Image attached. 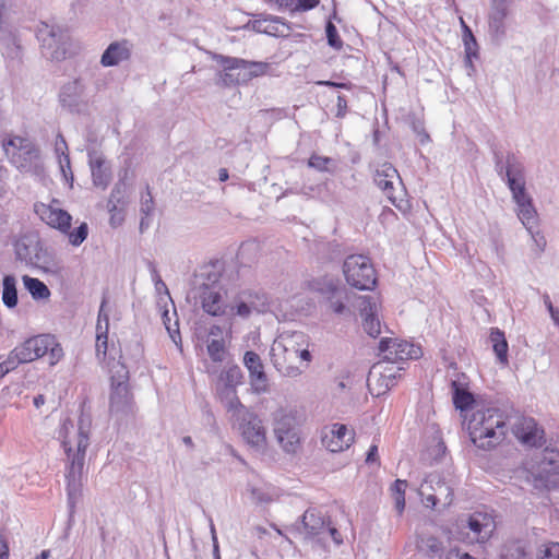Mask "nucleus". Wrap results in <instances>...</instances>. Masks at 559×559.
<instances>
[{"label":"nucleus","instance_id":"nucleus-57","mask_svg":"<svg viewBox=\"0 0 559 559\" xmlns=\"http://www.w3.org/2000/svg\"><path fill=\"white\" fill-rule=\"evenodd\" d=\"M325 535L330 536L331 539L336 544L341 545L343 543V538L341 536V533L333 526L326 525L325 527Z\"/></svg>","mask_w":559,"mask_h":559},{"label":"nucleus","instance_id":"nucleus-9","mask_svg":"<svg viewBox=\"0 0 559 559\" xmlns=\"http://www.w3.org/2000/svg\"><path fill=\"white\" fill-rule=\"evenodd\" d=\"M41 55L52 61L66 59L69 44L68 31L57 24L41 23L37 29Z\"/></svg>","mask_w":559,"mask_h":559},{"label":"nucleus","instance_id":"nucleus-61","mask_svg":"<svg viewBox=\"0 0 559 559\" xmlns=\"http://www.w3.org/2000/svg\"><path fill=\"white\" fill-rule=\"evenodd\" d=\"M495 168L500 177H506V163L499 154H496Z\"/></svg>","mask_w":559,"mask_h":559},{"label":"nucleus","instance_id":"nucleus-21","mask_svg":"<svg viewBox=\"0 0 559 559\" xmlns=\"http://www.w3.org/2000/svg\"><path fill=\"white\" fill-rule=\"evenodd\" d=\"M243 365L249 371L252 390L255 393H266L269 391L267 377L260 356L252 350L246 352Z\"/></svg>","mask_w":559,"mask_h":559},{"label":"nucleus","instance_id":"nucleus-25","mask_svg":"<svg viewBox=\"0 0 559 559\" xmlns=\"http://www.w3.org/2000/svg\"><path fill=\"white\" fill-rule=\"evenodd\" d=\"M247 491L251 502L260 508H265L281 497V490L277 487L264 481L248 484Z\"/></svg>","mask_w":559,"mask_h":559},{"label":"nucleus","instance_id":"nucleus-37","mask_svg":"<svg viewBox=\"0 0 559 559\" xmlns=\"http://www.w3.org/2000/svg\"><path fill=\"white\" fill-rule=\"evenodd\" d=\"M127 203V185L123 179H120L114 187L110 198L107 203L109 213L118 211L119 205Z\"/></svg>","mask_w":559,"mask_h":559},{"label":"nucleus","instance_id":"nucleus-38","mask_svg":"<svg viewBox=\"0 0 559 559\" xmlns=\"http://www.w3.org/2000/svg\"><path fill=\"white\" fill-rule=\"evenodd\" d=\"M407 486L408 484L406 480L396 479L390 487V493L399 515H401L405 509V491Z\"/></svg>","mask_w":559,"mask_h":559},{"label":"nucleus","instance_id":"nucleus-18","mask_svg":"<svg viewBox=\"0 0 559 559\" xmlns=\"http://www.w3.org/2000/svg\"><path fill=\"white\" fill-rule=\"evenodd\" d=\"M374 183L383 191L386 198L392 204H396L399 191L400 194L403 192L402 179L396 168L390 163L381 164L373 177Z\"/></svg>","mask_w":559,"mask_h":559},{"label":"nucleus","instance_id":"nucleus-24","mask_svg":"<svg viewBox=\"0 0 559 559\" xmlns=\"http://www.w3.org/2000/svg\"><path fill=\"white\" fill-rule=\"evenodd\" d=\"M88 165L93 185L105 190L111 180V167L104 155L95 150L88 151Z\"/></svg>","mask_w":559,"mask_h":559},{"label":"nucleus","instance_id":"nucleus-45","mask_svg":"<svg viewBox=\"0 0 559 559\" xmlns=\"http://www.w3.org/2000/svg\"><path fill=\"white\" fill-rule=\"evenodd\" d=\"M537 559H559V543H544L538 548Z\"/></svg>","mask_w":559,"mask_h":559},{"label":"nucleus","instance_id":"nucleus-12","mask_svg":"<svg viewBox=\"0 0 559 559\" xmlns=\"http://www.w3.org/2000/svg\"><path fill=\"white\" fill-rule=\"evenodd\" d=\"M418 495L426 507L435 508L438 503L450 506L453 501V490L438 473L427 475L418 488Z\"/></svg>","mask_w":559,"mask_h":559},{"label":"nucleus","instance_id":"nucleus-3","mask_svg":"<svg viewBox=\"0 0 559 559\" xmlns=\"http://www.w3.org/2000/svg\"><path fill=\"white\" fill-rule=\"evenodd\" d=\"M471 441L481 450H491L507 436V416L497 407L476 408L467 420Z\"/></svg>","mask_w":559,"mask_h":559},{"label":"nucleus","instance_id":"nucleus-30","mask_svg":"<svg viewBox=\"0 0 559 559\" xmlns=\"http://www.w3.org/2000/svg\"><path fill=\"white\" fill-rule=\"evenodd\" d=\"M301 525L308 537H318V539H325L326 521L322 513L316 509H308L302 515Z\"/></svg>","mask_w":559,"mask_h":559},{"label":"nucleus","instance_id":"nucleus-19","mask_svg":"<svg viewBox=\"0 0 559 559\" xmlns=\"http://www.w3.org/2000/svg\"><path fill=\"white\" fill-rule=\"evenodd\" d=\"M56 203H58L57 200H53L51 204L37 203L35 204V213L50 227L61 233H68L72 216L67 211L55 206Z\"/></svg>","mask_w":559,"mask_h":559},{"label":"nucleus","instance_id":"nucleus-8","mask_svg":"<svg viewBox=\"0 0 559 559\" xmlns=\"http://www.w3.org/2000/svg\"><path fill=\"white\" fill-rule=\"evenodd\" d=\"M343 273L347 284L359 290H370L377 284L373 264L364 254L348 255L343 263Z\"/></svg>","mask_w":559,"mask_h":559},{"label":"nucleus","instance_id":"nucleus-4","mask_svg":"<svg viewBox=\"0 0 559 559\" xmlns=\"http://www.w3.org/2000/svg\"><path fill=\"white\" fill-rule=\"evenodd\" d=\"M11 354L19 365L47 356L48 364L53 366L62 358L63 350L52 335L41 334L29 337L16 346Z\"/></svg>","mask_w":559,"mask_h":559},{"label":"nucleus","instance_id":"nucleus-59","mask_svg":"<svg viewBox=\"0 0 559 559\" xmlns=\"http://www.w3.org/2000/svg\"><path fill=\"white\" fill-rule=\"evenodd\" d=\"M447 559H475L467 552H463L460 549H452L449 551Z\"/></svg>","mask_w":559,"mask_h":559},{"label":"nucleus","instance_id":"nucleus-7","mask_svg":"<svg viewBox=\"0 0 559 559\" xmlns=\"http://www.w3.org/2000/svg\"><path fill=\"white\" fill-rule=\"evenodd\" d=\"M273 432L281 449L296 454L301 448V436L297 416L290 409L280 408L273 413Z\"/></svg>","mask_w":559,"mask_h":559},{"label":"nucleus","instance_id":"nucleus-17","mask_svg":"<svg viewBox=\"0 0 559 559\" xmlns=\"http://www.w3.org/2000/svg\"><path fill=\"white\" fill-rule=\"evenodd\" d=\"M353 441L354 431L344 424L335 423L321 430V443L330 452H342L348 449Z\"/></svg>","mask_w":559,"mask_h":559},{"label":"nucleus","instance_id":"nucleus-33","mask_svg":"<svg viewBox=\"0 0 559 559\" xmlns=\"http://www.w3.org/2000/svg\"><path fill=\"white\" fill-rule=\"evenodd\" d=\"M10 146L17 148L22 154L27 155L29 159L39 158V150L27 139L13 136L3 142V147L7 152Z\"/></svg>","mask_w":559,"mask_h":559},{"label":"nucleus","instance_id":"nucleus-27","mask_svg":"<svg viewBox=\"0 0 559 559\" xmlns=\"http://www.w3.org/2000/svg\"><path fill=\"white\" fill-rule=\"evenodd\" d=\"M467 526L474 534L472 539L478 543L487 540L496 528L493 518L483 512L473 513L468 518Z\"/></svg>","mask_w":559,"mask_h":559},{"label":"nucleus","instance_id":"nucleus-50","mask_svg":"<svg viewBox=\"0 0 559 559\" xmlns=\"http://www.w3.org/2000/svg\"><path fill=\"white\" fill-rule=\"evenodd\" d=\"M528 233L534 242L533 251L537 255H539L546 247V239H545L544 235L536 228H532V231H528Z\"/></svg>","mask_w":559,"mask_h":559},{"label":"nucleus","instance_id":"nucleus-47","mask_svg":"<svg viewBox=\"0 0 559 559\" xmlns=\"http://www.w3.org/2000/svg\"><path fill=\"white\" fill-rule=\"evenodd\" d=\"M58 164L64 182L69 185V187H72L74 177L71 169L70 156H63L62 158L58 159Z\"/></svg>","mask_w":559,"mask_h":559},{"label":"nucleus","instance_id":"nucleus-1","mask_svg":"<svg viewBox=\"0 0 559 559\" xmlns=\"http://www.w3.org/2000/svg\"><path fill=\"white\" fill-rule=\"evenodd\" d=\"M90 419L81 417L76 426L71 420L66 419L59 430V438L67 455L66 478L70 501L81 490L85 452L90 445Z\"/></svg>","mask_w":559,"mask_h":559},{"label":"nucleus","instance_id":"nucleus-63","mask_svg":"<svg viewBox=\"0 0 559 559\" xmlns=\"http://www.w3.org/2000/svg\"><path fill=\"white\" fill-rule=\"evenodd\" d=\"M219 273L218 272H209L206 274V278H207V282H205L209 286H216V287H219L218 286V280H219Z\"/></svg>","mask_w":559,"mask_h":559},{"label":"nucleus","instance_id":"nucleus-20","mask_svg":"<svg viewBox=\"0 0 559 559\" xmlns=\"http://www.w3.org/2000/svg\"><path fill=\"white\" fill-rule=\"evenodd\" d=\"M509 14V2L490 1L488 13V33L496 43H501L507 34L506 19Z\"/></svg>","mask_w":559,"mask_h":559},{"label":"nucleus","instance_id":"nucleus-6","mask_svg":"<svg viewBox=\"0 0 559 559\" xmlns=\"http://www.w3.org/2000/svg\"><path fill=\"white\" fill-rule=\"evenodd\" d=\"M310 290L325 297L331 311L337 316H350V307L355 293L341 285L337 280L330 276H321L308 282Z\"/></svg>","mask_w":559,"mask_h":559},{"label":"nucleus","instance_id":"nucleus-13","mask_svg":"<svg viewBox=\"0 0 559 559\" xmlns=\"http://www.w3.org/2000/svg\"><path fill=\"white\" fill-rule=\"evenodd\" d=\"M240 318L247 319L252 313H265L273 310V302L267 294L262 290H242L235 299L231 307Z\"/></svg>","mask_w":559,"mask_h":559},{"label":"nucleus","instance_id":"nucleus-44","mask_svg":"<svg viewBox=\"0 0 559 559\" xmlns=\"http://www.w3.org/2000/svg\"><path fill=\"white\" fill-rule=\"evenodd\" d=\"M170 317H169V311L166 310L164 311L163 313V322L166 326V330L171 338V341L181 348L180 346V343H181V336H180V332H179V325H178V321L175 320L174 323L170 322Z\"/></svg>","mask_w":559,"mask_h":559},{"label":"nucleus","instance_id":"nucleus-16","mask_svg":"<svg viewBox=\"0 0 559 559\" xmlns=\"http://www.w3.org/2000/svg\"><path fill=\"white\" fill-rule=\"evenodd\" d=\"M350 311L358 310L362 318V326L368 335L377 337L381 333V324L378 318L379 306L373 297L356 295L349 304Z\"/></svg>","mask_w":559,"mask_h":559},{"label":"nucleus","instance_id":"nucleus-34","mask_svg":"<svg viewBox=\"0 0 559 559\" xmlns=\"http://www.w3.org/2000/svg\"><path fill=\"white\" fill-rule=\"evenodd\" d=\"M490 342L498 361L502 365L508 364V342L504 337V333L497 328L491 329Z\"/></svg>","mask_w":559,"mask_h":559},{"label":"nucleus","instance_id":"nucleus-36","mask_svg":"<svg viewBox=\"0 0 559 559\" xmlns=\"http://www.w3.org/2000/svg\"><path fill=\"white\" fill-rule=\"evenodd\" d=\"M2 301L10 309L17 305L16 280L13 275L3 277Z\"/></svg>","mask_w":559,"mask_h":559},{"label":"nucleus","instance_id":"nucleus-15","mask_svg":"<svg viewBox=\"0 0 559 559\" xmlns=\"http://www.w3.org/2000/svg\"><path fill=\"white\" fill-rule=\"evenodd\" d=\"M379 353L383 361L395 364L408 359H417L423 355L421 348L400 338L384 337L379 343Z\"/></svg>","mask_w":559,"mask_h":559},{"label":"nucleus","instance_id":"nucleus-31","mask_svg":"<svg viewBox=\"0 0 559 559\" xmlns=\"http://www.w3.org/2000/svg\"><path fill=\"white\" fill-rule=\"evenodd\" d=\"M200 297L204 311L212 316L222 313L221 287L209 286L206 283H202Z\"/></svg>","mask_w":559,"mask_h":559},{"label":"nucleus","instance_id":"nucleus-28","mask_svg":"<svg viewBox=\"0 0 559 559\" xmlns=\"http://www.w3.org/2000/svg\"><path fill=\"white\" fill-rule=\"evenodd\" d=\"M512 199L516 204V214L527 231L537 227V212L533 204V200L527 192L513 194Z\"/></svg>","mask_w":559,"mask_h":559},{"label":"nucleus","instance_id":"nucleus-11","mask_svg":"<svg viewBox=\"0 0 559 559\" xmlns=\"http://www.w3.org/2000/svg\"><path fill=\"white\" fill-rule=\"evenodd\" d=\"M242 380L243 373L237 365H231L219 373L216 392L227 412L243 405L237 395V386L242 384Z\"/></svg>","mask_w":559,"mask_h":559},{"label":"nucleus","instance_id":"nucleus-40","mask_svg":"<svg viewBox=\"0 0 559 559\" xmlns=\"http://www.w3.org/2000/svg\"><path fill=\"white\" fill-rule=\"evenodd\" d=\"M206 349L210 358L214 362H222L225 360L227 350L224 338L206 340Z\"/></svg>","mask_w":559,"mask_h":559},{"label":"nucleus","instance_id":"nucleus-58","mask_svg":"<svg viewBox=\"0 0 559 559\" xmlns=\"http://www.w3.org/2000/svg\"><path fill=\"white\" fill-rule=\"evenodd\" d=\"M336 107H337L336 116L344 117L346 114V109H347V100H346L345 96H343V95L337 96Z\"/></svg>","mask_w":559,"mask_h":559},{"label":"nucleus","instance_id":"nucleus-46","mask_svg":"<svg viewBox=\"0 0 559 559\" xmlns=\"http://www.w3.org/2000/svg\"><path fill=\"white\" fill-rule=\"evenodd\" d=\"M69 237V242L72 246H80L88 235V226L86 223H82L75 230L66 233Z\"/></svg>","mask_w":559,"mask_h":559},{"label":"nucleus","instance_id":"nucleus-41","mask_svg":"<svg viewBox=\"0 0 559 559\" xmlns=\"http://www.w3.org/2000/svg\"><path fill=\"white\" fill-rule=\"evenodd\" d=\"M231 57L218 56L217 61L223 67V72L219 74V82L224 86L239 85V78L237 76L236 70L227 69L230 66L227 60Z\"/></svg>","mask_w":559,"mask_h":559},{"label":"nucleus","instance_id":"nucleus-42","mask_svg":"<svg viewBox=\"0 0 559 559\" xmlns=\"http://www.w3.org/2000/svg\"><path fill=\"white\" fill-rule=\"evenodd\" d=\"M15 251L20 260L29 264H37V243L28 246L24 241H19L15 246Z\"/></svg>","mask_w":559,"mask_h":559},{"label":"nucleus","instance_id":"nucleus-52","mask_svg":"<svg viewBox=\"0 0 559 559\" xmlns=\"http://www.w3.org/2000/svg\"><path fill=\"white\" fill-rule=\"evenodd\" d=\"M153 210H154L153 197H152L150 190L147 189L146 194L142 195L140 212L142 215L151 216V214L153 213Z\"/></svg>","mask_w":559,"mask_h":559},{"label":"nucleus","instance_id":"nucleus-55","mask_svg":"<svg viewBox=\"0 0 559 559\" xmlns=\"http://www.w3.org/2000/svg\"><path fill=\"white\" fill-rule=\"evenodd\" d=\"M319 0H297V12L312 10L319 4Z\"/></svg>","mask_w":559,"mask_h":559},{"label":"nucleus","instance_id":"nucleus-51","mask_svg":"<svg viewBox=\"0 0 559 559\" xmlns=\"http://www.w3.org/2000/svg\"><path fill=\"white\" fill-rule=\"evenodd\" d=\"M55 154L57 159L62 158L63 156H69V148L66 139L61 133H58L55 141Z\"/></svg>","mask_w":559,"mask_h":559},{"label":"nucleus","instance_id":"nucleus-32","mask_svg":"<svg viewBox=\"0 0 559 559\" xmlns=\"http://www.w3.org/2000/svg\"><path fill=\"white\" fill-rule=\"evenodd\" d=\"M460 21L463 28V44L465 51L464 62L466 68L468 69V74H471V71L475 70L473 60L478 59V44L469 26L466 25L462 17Z\"/></svg>","mask_w":559,"mask_h":559},{"label":"nucleus","instance_id":"nucleus-64","mask_svg":"<svg viewBox=\"0 0 559 559\" xmlns=\"http://www.w3.org/2000/svg\"><path fill=\"white\" fill-rule=\"evenodd\" d=\"M211 338H223V330L218 325L211 326L207 335V340Z\"/></svg>","mask_w":559,"mask_h":559},{"label":"nucleus","instance_id":"nucleus-60","mask_svg":"<svg viewBox=\"0 0 559 559\" xmlns=\"http://www.w3.org/2000/svg\"><path fill=\"white\" fill-rule=\"evenodd\" d=\"M0 559H9V545L1 532H0Z\"/></svg>","mask_w":559,"mask_h":559},{"label":"nucleus","instance_id":"nucleus-48","mask_svg":"<svg viewBox=\"0 0 559 559\" xmlns=\"http://www.w3.org/2000/svg\"><path fill=\"white\" fill-rule=\"evenodd\" d=\"M247 68H249L248 76H251V80H252L253 78H258V76L266 74L270 70V64L266 62L248 61Z\"/></svg>","mask_w":559,"mask_h":559},{"label":"nucleus","instance_id":"nucleus-5","mask_svg":"<svg viewBox=\"0 0 559 559\" xmlns=\"http://www.w3.org/2000/svg\"><path fill=\"white\" fill-rule=\"evenodd\" d=\"M236 418L239 431L246 444L259 454L267 448L266 428L263 420L245 405L228 411Z\"/></svg>","mask_w":559,"mask_h":559},{"label":"nucleus","instance_id":"nucleus-43","mask_svg":"<svg viewBox=\"0 0 559 559\" xmlns=\"http://www.w3.org/2000/svg\"><path fill=\"white\" fill-rule=\"evenodd\" d=\"M227 62L230 64L227 67V69L236 70L237 76L239 78V84H245L251 80V76H248L249 68H247V66H248L247 60L231 57L230 59L227 60Z\"/></svg>","mask_w":559,"mask_h":559},{"label":"nucleus","instance_id":"nucleus-62","mask_svg":"<svg viewBox=\"0 0 559 559\" xmlns=\"http://www.w3.org/2000/svg\"><path fill=\"white\" fill-rule=\"evenodd\" d=\"M377 460H378V445L372 444L367 452L366 462L374 463Z\"/></svg>","mask_w":559,"mask_h":559},{"label":"nucleus","instance_id":"nucleus-22","mask_svg":"<svg viewBox=\"0 0 559 559\" xmlns=\"http://www.w3.org/2000/svg\"><path fill=\"white\" fill-rule=\"evenodd\" d=\"M513 433L522 443L530 447H542L544 443V430L532 417L520 418L513 427Z\"/></svg>","mask_w":559,"mask_h":559},{"label":"nucleus","instance_id":"nucleus-53","mask_svg":"<svg viewBox=\"0 0 559 559\" xmlns=\"http://www.w3.org/2000/svg\"><path fill=\"white\" fill-rule=\"evenodd\" d=\"M331 162L328 157H322L319 155H312L309 160L308 165L309 167L316 168L320 171L326 170V165Z\"/></svg>","mask_w":559,"mask_h":559},{"label":"nucleus","instance_id":"nucleus-35","mask_svg":"<svg viewBox=\"0 0 559 559\" xmlns=\"http://www.w3.org/2000/svg\"><path fill=\"white\" fill-rule=\"evenodd\" d=\"M23 284L32 297L36 300L47 299L50 296V290L47 285L38 278L24 275Z\"/></svg>","mask_w":559,"mask_h":559},{"label":"nucleus","instance_id":"nucleus-10","mask_svg":"<svg viewBox=\"0 0 559 559\" xmlns=\"http://www.w3.org/2000/svg\"><path fill=\"white\" fill-rule=\"evenodd\" d=\"M110 372L112 373L110 412L117 415L127 414L132 408V399L128 385L129 371L123 364L117 361L110 367Z\"/></svg>","mask_w":559,"mask_h":559},{"label":"nucleus","instance_id":"nucleus-29","mask_svg":"<svg viewBox=\"0 0 559 559\" xmlns=\"http://www.w3.org/2000/svg\"><path fill=\"white\" fill-rule=\"evenodd\" d=\"M131 49L132 45L126 39L112 41L103 52L100 64L105 68L116 67L130 58Z\"/></svg>","mask_w":559,"mask_h":559},{"label":"nucleus","instance_id":"nucleus-54","mask_svg":"<svg viewBox=\"0 0 559 559\" xmlns=\"http://www.w3.org/2000/svg\"><path fill=\"white\" fill-rule=\"evenodd\" d=\"M17 366L19 364L16 362L15 358H13V355L10 353L8 359L0 364V378L4 377L11 370H14Z\"/></svg>","mask_w":559,"mask_h":559},{"label":"nucleus","instance_id":"nucleus-23","mask_svg":"<svg viewBox=\"0 0 559 559\" xmlns=\"http://www.w3.org/2000/svg\"><path fill=\"white\" fill-rule=\"evenodd\" d=\"M506 182L512 195L526 192L525 167L514 154L506 158Z\"/></svg>","mask_w":559,"mask_h":559},{"label":"nucleus","instance_id":"nucleus-14","mask_svg":"<svg viewBox=\"0 0 559 559\" xmlns=\"http://www.w3.org/2000/svg\"><path fill=\"white\" fill-rule=\"evenodd\" d=\"M60 105L70 112H81L88 104L87 81L83 76L66 82L59 92Z\"/></svg>","mask_w":559,"mask_h":559},{"label":"nucleus","instance_id":"nucleus-49","mask_svg":"<svg viewBox=\"0 0 559 559\" xmlns=\"http://www.w3.org/2000/svg\"><path fill=\"white\" fill-rule=\"evenodd\" d=\"M325 33H326L328 43L331 47L336 48V49L342 48L343 41L341 40V38L337 34V29L334 26V24L329 22L325 27Z\"/></svg>","mask_w":559,"mask_h":559},{"label":"nucleus","instance_id":"nucleus-26","mask_svg":"<svg viewBox=\"0 0 559 559\" xmlns=\"http://www.w3.org/2000/svg\"><path fill=\"white\" fill-rule=\"evenodd\" d=\"M108 330L109 313L107 311V300L104 298L99 307L96 324V357L99 361H104L107 357Z\"/></svg>","mask_w":559,"mask_h":559},{"label":"nucleus","instance_id":"nucleus-2","mask_svg":"<svg viewBox=\"0 0 559 559\" xmlns=\"http://www.w3.org/2000/svg\"><path fill=\"white\" fill-rule=\"evenodd\" d=\"M309 337L301 331L283 332L273 342L271 347V360L278 372L286 377H297L302 369L295 365L299 359L301 362L311 361L309 352Z\"/></svg>","mask_w":559,"mask_h":559},{"label":"nucleus","instance_id":"nucleus-56","mask_svg":"<svg viewBox=\"0 0 559 559\" xmlns=\"http://www.w3.org/2000/svg\"><path fill=\"white\" fill-rule=\"evenodd\" d=\"M276 4L290 13L297 12V0H275Z\"/></svg>","mask_w":559,"mask_h":559},{"label":"nucleus","instance_id":"nucleus-39","mask_svg":"<svg viewBox=\"0 0 559 559\" xmlns=\"http://www.w3.org/2000/svg\"><path fill=\"white\" fill-rule=\"evenodd\" d=\"M453 403L457 409L465 411L474 403V396L461 388L456 381L452 382Z\"/></svg>","mask_w":559,"mask_h":559}]
</instances>
